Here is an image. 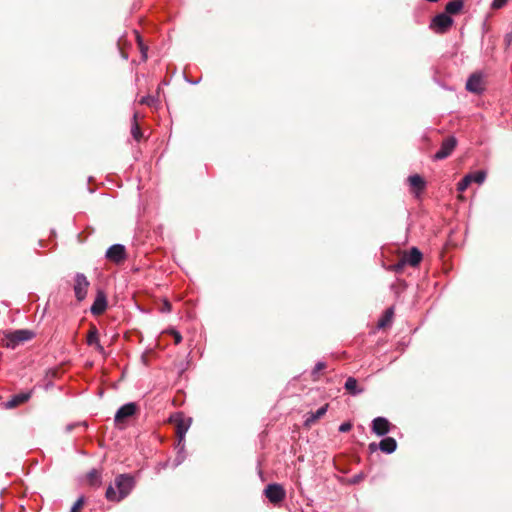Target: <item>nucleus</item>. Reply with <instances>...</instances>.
<instances>
[{"label": "nucleus", "instance_id": "obj_14", "mask_svg": "<svg viewBox=\"0 0 512 512\" xmlns=\"http://www.w3.org/2000/svg\"><path fill=\"white\" fill-rule=\"evenodd\" d=\"M87 343L90 346L94 345L99 353H105L103 346L100 344L98 330L95 326L91 327L89 330Z\"/></svg>", "mask_w": 512, "mask_h": 512}, {"label": "nucleus", "instance_id": "obj_32", "mask_svg": "<svg viewBox=\"0 0 512 512\" xmlns=\"http://www.w3.org/2000/svg\"><path fill=\"white\" fill-rule=\"evenodd\" d=\"M326 367L325 363L323 362H318L314 369H313V375H315L316 373H318L319 371L323 370L324 368Z\"/></svg>", "mask_w": 512, "mask_h": 512}, {"label": "nucleus", "instance_id": "obj_35", "mask_svg": "<svg viewBox=\"0 0 512 512\" xmlns=\"http://www.w3.org/2000/svg\"><path fill=\"white\" fill-rule=\"evenodd\" d=\"M176 461H177V462H176V465H178V464H180V463H181V459H179V458H177V459H176Z\"/></svg>", "mask_w": 512, "mask_h": 512}, {"label": "nucleus", "instance_id": "obj_3", "mask_svg": "<svg viewBox=\"0 0 512 512\" xmlns=\"http://www.w3.org/2000/svg\"><path fill=\"white\" fill-rule=\"evenodd\" d=\"M89 281L87 277L83 273H77L74 277V285L73 290L75 293L76 299L81 302L85 299L88 288H89Z\"/></svg>", "mask_w": 512, "mask_h": 512}, {"label": "nucleus", "instance_id": "obj_33", "mask_svg": "<svg viewBox=\"0 0 512 512\" xmlns=\"http://www.w3.org/2000/svg\"><path fill=\"white\" fill-rule=\"evenodd\" d=\"M163 312H170L171 311V305L168 301H165L162 307Z\"/></svg>", "mask_w": 512, "mask_h": 512}, {"label": "nucleus", "instance_id": "obj_15", "mask_svg": "<svg viewBox=\"0 0 512 512\" xmlns=\"http://www.w3.org/2000/svg\"><path fill=\"white\" fill-rule=\"evenodd\" d=\"M408 182L412 191L416 194L420 193L425 188V181L417 174L409 176Z\"/></svg>", "mask_w": 512, "mask_h": 512}, {"label": "nucleus", "instance_id": "obj_27", "mask_svg": "<svg viewBox=\"0 0 512 512\" xmlns=\"http://www.w3.org/2000/svg\"><path fill=\"white\" fill-rule=\"evenodd\" d=\"M140 104L153 106L156 103V99L153 96H144L139 100Z\"/></svg>", "mask_w": 512, "mask_h": 512}, {"label": "nucleus", "instance_id": "obj_17", "mask_svg": "<svg viewBox=\"0 0 512 512\" xmlns=\"http://www.w3.org/2000/svg\"><path fill=\"white\" fill-rule=\"evenodd\" d=\"M397 448V442L392 437H386L379 443V449L387 454L393 453Z\"/></svg>", "mask_w": 512, "mask_h": 512}, {"label": "nucleus", "instance_id": "obj_31", "mask_svg": "<svg viewBox=\"0 0 512 512\" xmlns=\"http://www.w3.org/2000/svg\"><path fill=\"white\" fill-rule=\"evenodd\" d=\"M171 333H172V335L174 337V343L175 344H180L181 341H182L181 334L179 332L175 331V330H173Z\"/></svg>", "mask_w": 512, "mask_h": 512}, {"label": "nucleus", "instance_id": "obj_7", "mask_svg": "<svg viewBox=\"0 0 512 512\" xmlns=\"http://www.w3.org/2000/svg\"><path fill=\"white\" fill-rule=\"evenodd\" d=\"M457 145V141L455 137H448L446 138L442 144L440 149L435 153L434 159L435 160H442L447 158L455 149Z\"/></svg>", "mask_w": 512, "mask_h": 512}, {"label": "nucleus", "instance_id": "obj_20", "mask_svg": "<svg viewBox=\"0 0 512 512\" xmlns=\"http://www.w3.org/2000/svg\"><path fill=\"white\" fill-rule=\"evenodd\" d=\"M87 481L89 485L93 487H99L101 485V473L93 469L87 474Z\"/></svg>", "mask_w": 512, "mask_h": 512}, {"label": "nucleus", "instance_id": "obj_10", "mask_svg": "<svg viewBox=\"0 0 512 512\" xmlns=\"http://www.w3.org/2000/svg\"><path fill=\"white\" fill-rule=\"evenodd\" d=\"M137 411V405L133 402H130V403H127L123 406H121L116 414H115V422L118 424V423H121L123 422L124 420H126L127 418L133 416Z\"/></svg>", "mask_w": 512, "mask_h": 512}, {"label": "nucleus", "instance_id": "obj_4", "mask_svg": "<svg viewBox=\"0 0 512 512\" xmlns=\"http://www.w3.org/2000/svg\"><path fill=\"white\" fill-rule=\"evenodd\" d=\"M452 24L453 19L449 15L446 13H440L432 19L430 28L438 34H443L452 26Z\"/></svg>", "mask_w": 512, "mask_h": 512}, {"label": "nucleus", "instance_id": "obj_1", "mask_svg": "<svg viewBox=\"0 0 512 512\" xmlns=\"http://www.w3.org/2000/svg\"><path fill=\"white\" fill-rule=\"evenodd\" d=\"M135 485L133 477L121 474L115 478L114 486L110 485L106 490V498L109 501L119 502L127 497Z\"/></svg>", "mask_w": 512, "mask_h": 512}, {"label": "nucleus", "instance_id": "obj_13", "mask_svg": "<svg viewBox=\"0 0 512 512\" xmlns=\"http://www.w3.org/2000/svg\"><path fill=\"white\" fill-rule=\"evenodd\" d=\"M421 260L422 253L415 247L411 248L410 251L403 256L404 263L409 264L412 267L417 266Z\"/></svg>", "mask_w": 512, "mask_h": 512}, {"label": "nucleus", "instance_id": "obj_8", "mask_svg": "<svg viewBox=\"0 0 512 512\" xmlns=\"http://www.w3.org/2000/svg\"><path fill=\"white\" fill-rule=\"evenodd\" d=\"M34 337V333L30 330L21 329L16 330L8 336L9 343L12 347H15L16 345L31 340Z\"/></svg>", "mask_w": 512, "mask_h": 512}, {"label": "nucleus", "instance_id": "obj_18", "mask_svg": "<svg viewBox=\"0 0 512 512\" xmlns=\"http://www.w3.org/2000/svg\"><path fill=\"white\" fill-rule=\"evenodd\" d=\"M31 397V392H26V393H20V394H17L15 396H13L7 403H6V407L7 408H14L26 401H28Z\"/></svg>", "mask_w": 512, "mask_h": 512}, {"label": "nucleus", "instance_id": "obj_22", "mask_svg": "<svg viewBox=\"0 0 512 512\" xmlns=\"http://www.w3.org/2000/svg\"><path fill=\"white\" fill-rule=\"evenodd\" d=\"M136 119H137V114H134L133 124L131 127V133H132L134 139L139 141L142 136V133H141L140 127H139Z\"/></svg>", "mask_w": 512, "mask_h": 512}, {"label": "nucleus", "instance_id": "obj_6", "mask_svg": "<svg viewBox=\"0 0 512 512\" xmlns=\"http://www.w3.org/2000/svg\"><path fill=\"white\" fill-rule=\"evenodd\" d=\"M105 256L109 261L119 264L126 259V249L121 244H114L107 249Z\"/></svg>", "mask_w": 512, "mask_h": 512}, {"label": "nucleus", "instance_id": "obj_30", "mask_svg": "<svg viewBox=\"0 0 512 512\" xmlns=\"http://www.w3.org/2000/svg\"><path fill=\"white\" fill-rule=\"evenodd\" d=\"M352 428V425L351 423L349 422H344L342 423L340 426H339V431L342 432V433H346L348 431H350Z\"/></svg>", "mask_w": 512, "mask_h": 512}, {"label": "nucleus", "instance_id": "obj_24", "mask_svg": "<svg viewBox=\"0 0 512 512\" xmlns=\"http://www.w3.org/2000/svg\"><path fill=\"white\" fill-rule=\"evenodd\" d=\"M392 316H393V310L391 308L386 310L384 316L378 322V326L380 328L385 327L388 323L391 322Z\"/></svg>", "mask_w": 512, "mask_h": 512}, {"label": "nucleus", "instance_id": "obj_29", "mask_svg": "<svg viewBox=\"0 0 512 512\" xmlns=\"http://www.w3.org/2000/svg\"><path fill=\"white\" fill-rule=\"evenodd\" d=\"M508 0H493L492 2V8L494 9H500L502 8Z\"/></svg>", "mask_w": 512, "mask_h": 512}, {"label": "nucleus", "instance_id": "obj_26", "mask_svg": "<svg viewBox=\"0 0 512 512\" xmlns=\"http://www.w3.org/2000/svg\"><path fill=\"white\" fill-rule=\"evenodd\" d=\"M136 38L138 40V44H139L140 52H141V55H142V59L146 60L147 59V50H148V48L143 44V42L141 41L140 35L138 33H136Z\"/></svg>", "mask_w": 512, "mask_h": 512}, {"label": "nucleus", "instance_id": "obj_9", "mask_svg": "<svg viewBox=\"0 0 512 512\" xmlns=\"http://www.w3.org/2000/svg\"><path fill=\"white\" fill-rule=\"evenodd\" d=\"M391 423L385 417H376L372 421V432L377 436H384L390 432Z\"/></svg>", "mask_w": 512, "mask_h": 512}, {"label": "nucleus", "instance_id": "obj_28", "mask_svg": "<svg viewBox=\"0 0 512 512\" xmlns=\"http://www.w3.org/2000/svg\"><path fill=\"white\" fill-rule=\"evenodd\" d=\"M84 505V497H79L71 508L70 512H80Z\"/></svg>", "mask_w": 512, "mask_h": 512}, {"label": "nucleus", "instance_id": "obj_5", "mask_svg": "<svg viewBox=\"0 0 512 512\" xmlns=\"http://www.w3.org/2000/svg\"><path fill=\"white\" fill-rule=\"evenodd\" d=\"M265 496L273 504H278L285 499L286 492L280 484H269L264 490Z\"/></svg>", "mask_w": 512, "mask_h": 512}, {"label": "nucleus", "instance_id": "obj_11", "mask_svg": "<svg viewBox=\"0 0 512 512\" xmlns=\"http://www.w3.org/2000/svg\"><path fill=\"white\" fill-rule=\"evenodd\" d=\"M107 307V300L104 293L99 292L91 306V313L94 315L102 314Z\"/></svg>", "mask_w": 512, "mask_h": 512}, {"label": "nucleus", "instance_id": "obj_34", "mask_svg": "<svg viewBox=\"0 0 512 512\" xmlns=\"http://www.w3.org/2000/svg\"><path fill=\"white\" fill-rule=\"evenodd\" d=\"M369 449H370L371 451H375V450L377 449V445H376L375 443H370V444H369Z\"/></svg>", "mask_w": 512, "mask_h": 512}, {"label": "nucleus", "instance_id": "obj_19", "mask_svg": "<svg viewBox=\"0 0 512 512\" xmlns=\"http://www.w3.org/2000/svg\"><path fill=\"white\" fill-rule=\"evenodd\" d=\"M463 5V0H452L446 4L445 12L446 14H457L462 10Z\"/></svg>", "mask_w": 512, "mask_h": 512}, {"label": "nucleus", "instance_id": "obj_21", "mask_svg": "<svg viewBox=\"0 0 512 512\" xmlns=\"http://www.w3.org/2000/svg\"><path fill=\"white\" fill-rule=\"evenodd\" d=\"M357 386H358V383H357V380L353 377H349L347 380H346V383H345V388L346 390H348L350 393L352 394H357L359 393L360 391L357 390Z\"/></svg>", "mask_w": 512, "mask_h": 512}, {"label": "nucleus", "instance_id": "obj_12", "mask_svg": "<svg viewBox=\"0 0 512 512\" xmlns=\"http://www.w3.org/2000/svg\"><path fill=\"white\" fill-rule=\"evenodd\" d=\"M466 89L469 92H473V93L482 92L483 84H482L481 76L477 75V74H472L466 82Z\"/></svg>", "mask_w": 512, "mask_h": 512}, {"label": "nucleus", "instance_id": "obj_23", "mask_svg": "<svg viewBox=\"0 0 512 512\" xmlns=\"http://www.w3.org/2000/svg\"><path fill=\"white\" fill-rule=\"evenodd\" d=\"M469 176H471V183H477L482 184L485 181L486 173L484 171H477L474 173H469Z\"/></svg>", "mask_w": 512, "mask_h": 512}, {"label": "nucleus", "instance_id": "obj_25", "mask_svg": "<svg viewBox=\"0 0 512 512\" xmlns=\"http://www.w3.org/2000/svg\"><path fill=\"white\" fill-rule=\"evenodd\" d=\"M471 184V176L468 174L463 177V179L457 184V190L462 193L464 192L469 185Z\"/></svg>", "mask_w": 512, "mask_h": 512}, {"label": "nucleus", "instance_id": "obj_2", "mask_svg": "<svg viewBox=\"0 0 512 512\" xmlns=\"http://www.w3.org/2000/svg\"><path fill=\"white\" fill-rule=\"evenodd\" d=\"M170 421L176 427L178 445H181V443L184 441L185 434L191 425V418L185 417L182 413H175L170 417Z\"/></svg>", "mask_w": 512, "mask_h": 512}, {"label": "nucleus", "instance_id": "obj_16", "mask_svg": "<svg viewBox=\"0 0 512 512\" xmlns=\"http://www.w3.org/2000/svg\"><path fill=\"white\" fill-rule=\"evenodd\" d=\"M327 409H328V404H325L324 406L317 409L315 412L308 413L306 420H305V425L310 427L313 423H315L318 419H320L321 417H323L326 414Z\"/></svg>", "mask_w": 512, "mask_h": 512}]
</instances>
